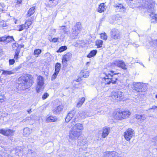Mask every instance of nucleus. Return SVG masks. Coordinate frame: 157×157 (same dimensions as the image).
Returning a JSON list of instances; mask_svg holds the SVG:
<instances>
[{"label":"nucleus","instance_id":"nucleus-25","mask_svg":"<svg viewBox=\"0 0 157 157\" xmlns=\"http://www.w3.org/2000/svg\"><path fill=\"white\" fill-rule=\"evenodd\" d=\"M35 7H31L29 10L28 13L27 14V17H30L35 12Z\"/></svg>","mask_w":157,"mask_h":157},{"label":"nucleus","instance_id":"nucleus-9","mask_svg":"<svg viewBox=\"0 0 157 157\" xmlns=\"http://www.w3.org/2000/svg\"><path fill=\"white\" fill-rule=\"evenodd\" d=\"M111 97L113 99L117 101L124 100V93L121 91L115 92L112 95Z\"/></svg>","mask_w":157,"mask_h":157},{"label":"nucleus","instance_id":"nucleus-2","mask_svg":"<svg viewBox=\"0 0 157 157\" xmlns=\"http://www.w3.org/2000/svg\"><path fill=\"white\" fill-rule=\"evenodd\" d=\"M33 83V78L32 76L28 75L27 77L21 76L18 79L19 89L24 90L30 87Z\"/></svg>","mask_w":157,"mask_h":157},{"label":"nucleus","instance_id":"nucleus-12","mask_svg":"<svg viewBox=\"0 0 157 157\" xmlns=\"http://www.w3.org/2000/svg\"><path fill=\"white\" fill-rule=\"evenodd\" d=\"M103 74L105 75V76L103 78V81H105V84H109L111 82V79L110 77H112V75L109 72L107 73L105 72H104Z\"/></svg>","mask_w":157,"mask_h":157},{"label":"nucleus","instance_id":"nucleus-22","mask_svg":"<svg viewBox=\"0 0 157 157\" xmlns=\"http://www.w3.org/2000/svg\"><path fill=\"white\" fill-rule=\"evenodd\" d=\"M31 129H30L28 128H24L23 131V135L24 136H28L31 133Z\"/></svg>","mask_w":157,"mask_h":157},{"label":"nucleus","instance_id":"nucleus-62","mask_svg":"<svg viewBox=\"0 0 157 157\" xmlns=\"http://www.w3.org/2000/svg\"><path fill=\"white\" fill-rule=\"evenodd\" d=\"M17 20H16L15 21V24H17Z\"/></svg>","mask_w":157,"mask_h":157},{"label":"nucleus","instance_id":"nucleus-30","mask_svg":"<svg viewBox=\"0 0 157 157\" xmlns=\"http://www.w3.org/2000/svg\"><path fill=\"white\" fill-rule=\"evenodd\" d=\"M61 68V64L57 63H56L55 67V72L59 73Z\"/></svg>","mask_w":157,"mask_h":157},{"label":"nucleus","instance_id":"nucleus-15","mask_svg":"<svg viewBox=\"0 0 157 157\" xmlns=\"http://www.w3.org/2000/svg\"><path fill=\"white\" fill-rule=\"evenodd\" d=\"M110 128L106 127H104L103 129L102 136L103 138L106 137L109 134Z\"/></svg>","mask_w":157,"mask_h":157},{"label":"nucleus","instance_id":"nucleus-31","mask_svg":"<svg viewBox=\"0 0 157 157\" xmlns=\"http://www.w3.org/2000/svg\"><path fill=\"white\" fill-rule=\"evenodd\" d=\"M85 98L84 97L81 98L79 101L78 102L77 104V107H80L85 101Z\"/></svg>","mask_w":157,"mask_h":157},{"label":"nucleus","instance_id":"nucleus-8","mask_svg":"<svg viewBox=\"0 0 157 157\" xmlns=\"http://www.w3.org/2000/svg\"><path fill=\"white\" fill-rule=\"evenodd\" d=\"M134 130L131 128H129L124 132V136L125 140L129 141L134 136Z\"/></svg>","mask_w":157,"mask_h":157},{"label":"nucleus","instance_id":"nucleus-43","mask_svg":"<svg viewBox=\"0 0 157 157\" xmlns=\"http://www.w3.org/2000/svg\"><path fill=\"white\" fill-rule=\"evenodd\" d=\"M58 74H59V73L56 72H55L54 73L52 77V78H51L52 80H54L55 78H56V77Z\"/></svg>","mask_w":157,"mask_h":157},{"label":"nucleus","instance_id":"nucleus-56","mask_svg":"<svg viewBox=\"0 0 157 157\" xmlns=\"http://www.w3.org/2000/svg\"><path fill=\"white\" fill-rule=\"evenodd\" d=\"M22 2V0H17V3L18 4H21Z\"/></svg>","mask_w":157,"mask_h":157},{"label":"nucleus","instance_id":"nucleus-52","mask_svg":"<svg viewBox=\"0 0 157 157\" xmlns=\"http://www.w3.org/2000/svg\"><path fill=\"white\" fill-rule=\"evenodd\" d=\"M58 38H54L52 40V41L54 43L57 42Z\"/></svg>","mask_w":157,"mask_h":157},{"label":"nucleus","instance_id":"nucleus-53","mask_svg":"<svg viewBox=\"0 0 157 157\" xmlns=\"http://www.w3.org/2000/svg\"><path fill=\"white\" fill-rule=\"evenodd\" d=\"M152 142L155 143V141L157 140V136H156L154 137L152 139Z\"/></svg>","mask_w":157,"mask_h":157},{"label":"nucleus","instance_id":"nucleus-4","mask_svg":"<svg viewBox=\"0 0 157 157\" xmlns=\"http://www.w3.org/2000/svg\"><path fill=\"white\" fill-rule=\"evenodd\" d=\"M150 5H148V8H151V9H148V11L149 13H150L149 15L151 18V22L156 23L157 22V15L154 13L155 12L153 8V5L154 4V2L152 1L149 0Z\"/></svg>","mask_w":157,"mask_h":157},{"label":"nucleus","instance_id":"nucleus-37","mask_svg":"<svg viewBox=\"0 0 157 157\" xmlns=\"http://www.w3.org/2000/svg\"><path fill=\"white\" fill-rule=\"evenodd\" d=\"M42 52L41 50L40 49H36L34 51V55L35 56L37 55V56H36L38 57V55L40 54Z\"/></svg>","mask_w":157,"mask_h":157},{"label":"nucleus","instance_id":"nucleus-60","mask_svg":"<svg viewBox=\"0 0 157 157\" xmlns=\"http://www.w3.org/2000/svg\"><path fill=\"white\" fill-rule=\"evenodd\" d=\"M27 112H28L29 113H31V109H30L29 110H27Z\"/></svg>","mask_w":157,"mask_h":157},{"label":"nucleus","instance_id":"nucleus-45","mask_svg":"<svg viewBox=\"0 0 157 157\" xmlns=\"http://www.w3.org/2000/svg\"><path fill=\"white\" fill-rule=\"evenodd\" d=\"M75 27H76L77 28L79 29H81V23L79 22L77 23L75 25Z\"/></svg>","mask_w":157,"mask_h":157},{"label":"nucleus","instance_id":"nucleus-29","mask_svg":"<svg viewBox=\"0 0 157 157\" xmlns=\"http://www.w3.org/2000/svg\"><path fill=\"white\" fill-rule=\"evenodd\" d=\"M103 41L100 40H98L95 42L96 45L97 46V48H100L102 47Z\"/></svg>","mask_w":157,"mask_h":157},{"label":"nucleus","instance_id":"nucleus-47","mask_svg":"<svg viewBox=\"0 0 157 157\" xmlns=\"http://www.w3.org/2000/svg\"><path fill=\"white\" fill-rule=\"evenodd\" d=\"M20 51V48H18L16 51L14 56H19V52Z\"/></svg>","mask_w":157,"mask_h":157},{"label":"nucleus","instance_id":"nucleus-39","mask_svg":"<svg viewBox=\"0 0 157 157\" xmlns=\"http://www.w3.org/2000/svg\"><path fill=\"white\" fill-rule=\"evenodd\" d=\"M12 48L13 50H17L18 48H20L19 47L18 44L17 43H13L12 45Z\"/></svg>","mask_w":157,"mask_h":157},{"label":"nucleus","instance_id":"nucleus-23","mask_svg":"<svg viewBox=\"0 0 157 157\" xmlns=\"http://www.w3.org/2000/svg\"><path fill=\"white\" fill-rule=\"evenodd\" d=\"M89 73L88 71H87L86 70H83L81 71L80 74L81 76L82 75L83 77L87 78L89 76Z\"/></svg>","mask_w":157,"mask_h":157},{"label":"nucleus","instance_id":"nucleus-58","mask_svg":"<svg viewBox=\"0 0 157 157\" xmlns=\"http://www.w3.org/2000/svg\"><path fill=\"white\" fill-rule=\"evenodd\" d=\"M19 58V57L18 56H14V59H15L17 60Z\"/></svg>","mask_w":157,"mask_h":157},{"label":"nucleus","instance_id":"nucleus-14","mask_svg":"<svg viewBox=\"0 0 157 157\" xmlns=\"http://www.w3.org/2000/svg\"><path fill=\"white\" fill-rule=\"evenodd\" d=\"M59 30L60 33L63 34H68L69 33L67 27L65 26H59Z\"/></svg>","mask_w":157,"mask_h":157},{"label":"nucleus","instance_id":"nucleus-27","mask_svg":"<svg viewBox=\"0 0 157 157\" xmlns=\"http://www.w3.org/2000/svg\"><path fill=\"white\" fill-rule=\"evenodd\" d=\"M71 57L72 54L70 52H68L64 55L62 58L65 59H66L69 61Z\"/></svg>","mask_w":157,"mask_h":157},{"label":"nucleus","instance_id":"nucleus-57","mask_svg":"<svg viewBox=\"0 0 157 157\" xmlns=\"http://www.w3.org/2000/svg\"><path fill=\"white\" fill-rule=\"evenodd\" d=\"M2 22H0V25H2L3 26V27H5L6 26V24H3V25H2Z\"/></svg>","mask_w":157,"mask_h":157},{"label":"nucleus","instance_id":"nucleus-38","mask_svg":"<svg viewBox=\"0 0 157 157\" xmlns=\"http://www.w3.org/2000/svg\"><path fill=\"white\" fill-rule=\"evenodd\" d=\"M62 109H54L52 110L53 113L55 114H59L60 112L62 110Z\"/></svg>","mask_w":157,"mask_h":157},{"label":"nucleus","instance_id":"nucleus-6","mask_svg":"<svg viewBox=\"0 0 157 157\" xmlns=\"http://www.w3.org/2000/svg\"><path fill=\"white\" fill-rule=\"evenodd\" d=\"M36 90L37 93L42 91L44 89V78L41 75L39 76L37 79Z\"/></svg>","mask_w":157,"mask_h":157},{"label":"nucleus","instance_id":"nucleus-28","mask_svg":"<svg viewBox=\"0 0 157 157\" xmlns=\"http://www.w3.org/2000/svg\"><path fill=\"white\" fill-rule=\"evenodd\" d=\"M6 11V6L3 3H0V12L5 13Z\"/></svg>","mask_w":157,"mask_h":157},{"label":"nucleus","instance_id":"nucleus-46","mask_svg":"<svg viewBox=\"0 0 157 157\" xmlns=\"http://www.w3.org/2000/svg\"><path fill=\"white\" fill-rule=\"evenodd\" d=\"M49 96V94L47 93H45L42 96V98L43 99H46Z\"/></svg>","mask_w":157,"mask_h":157},{"label":"nucleus","instance_id":"nucleus-32","mask_svg":"<svg viewBox=\"0 0 157 157\" xmlns=\"http://www.w3.org/2000/svg\"><path fill=\"white\" fill-rule=\"evenodd\" d=\"M67 49V47L65 46H63L59 47V49L57 51V52H62L66 50Z\"/></svg>","mask_w":157,"mask_h":157},{"label":"nucleus","instance_id":"nucleus-17","mask_svg":"<svg viewBox=\"0 0 157 157\" xmlns=\"http://www.w3.org/2000/svg\"><path fill=\"white\" fill-rule=\"evenodd\" d=\"M114 7L119 11H124L125 10V7L121 4H117L114 5Z\"/></svg>","mask_w":157,"mask_h":157},{"label":"nucleus","instance_id":"nucleus-50","mask_svg":"<svg viewBox=\"0 0 157 157\" xmlns=\"http://www.w3.org/2000/svg\"><path fill=\"white\" fill-rule=\"evenodd\" d=\"M31 120V118L28 117H26L25 119L23 120V121H30Z\"/></svg>","mask_w":157,"mask_h":157},{"label":"nucleus","instance_id":"nucleus-18","mask_svg":"<svg viewBox=\"0 0 157 157\" xmlns=\"http://www.w3.org/2000/svg\"><path fill=\"white\" fill-rule=\"evenodd\" d=\"M79 116L81 118H84L85 117L91 116L90 113L87 112H82L79 113Z\"/></svg>","mask_w":157,"mask_h":157},{"label":"nucleus","instance_id":"nucleus-20","mask_svg":"<svg viewBox=\"0 0 157 157\" xmlns=\"http://www.w3.org/2000/svg\"><path fill=\"white\" fill-rule=\"evenodd\" d=\"M105 6L104 3L100 4L97 9V11L99 13H102L104 12V10H105Z\"/></svg>","mask_w":157,"mask_h":157},{"label":"nucleus","instance_id":"nucleus-51","mask_svg":"<svg viewBox=\"0 0 157 157\" xmlns=\"http://www.w3.org/2000/svg\"><path fill=\"white\" fill-rule=\"evenodd\" d=\"M141 115L136 114L135 115V117L137 119H141Z\"/></svg>","mask_w":157,"mask_h":157},{"label":"nucleus","instance_id":"nucleus-24","mask_svg":"<svg viewBox=\"0 0 157 157\" xmlns=\"http://www.w3.org/2000/svg\"><path fill=\"white\" fill-rule=\"evenodd\" d=\"M33 21V19L31 17L29 20L25 21L24 25L25 26V29H28L29 27V26L32 24Z\"/></svg>","mask_w":157,"mask_h":157},{"label":"nucleus","instance_id":"nucleus-26","mask_svg":"<svg viewBox=\"0 0 157 157\" xmlns=\"http://www.w3.org/2000/svg\"><path fill=\"white\" fill-rule=\"evenodd\" d=\"M97 53V51L96 50H94L90 51V53L87 55V57L88 58H90L94 57L96 55Z\"/></svg>","mask_w":157,"mask_h":157},{"label":"nucleus","instance_id":"nucleus-61","mask_svg":"<svg viewBox=\"0 0 157 157\" xmlns=\"http://www.w3.org/2000/svg\"><path fill=\"white\" fill-rule=\"evenodd\" d=\"M155 145L157 146V140L155 141Z\"/></svg>","mask_w":157,"mask_h":157},{"label":"nucleus","instance_id":"nucleus-44","mask_svg":"<svg viewBox=\"0 0 157 157\" xmlns=\"http://www.w3.org/2000/svg\"><path fill=\"white\" fill-rule=\"evenodd\" d=\"M72 118L71 117L67 115L65 118V122L67 123H68L70 121L71 119Z\"/></svg>","mask_w":157,"mask_h":157},{"label":"nucleus","instance_id":"nucleus-11","mask_svg":"<svg viewBox=\"0 0 157 157\" xmlns=\"http://www.w3.org/2000/svg\"><path fill=\"white\" fill-rule=\"evenodd\" d=\"M14 131L9 129H0V133L6 136H12Z\"/></svg>","mask_w":157,"mask_h":157},{"label":"nucleus","instance_id":"nucleus-36","mask_svg":"<svg viewBox=\"0 0 157 157\" xmlns=\"http://www.w3.org/2000/svg\"><path fill=\"white\" fill-rule=\"evenodd\" d=\"M6 43H8L12 41H14L13 38V36H6Z\"/></svg>","mask_w":157,"mask_h":157},{"label":"nucleus","instance_id":"nucleus-49","mask_svg":"<svg viewBox=\"0 0 157 157\" xmlns=\"http://www.w3.org/2000/svg\"><path fill=\"white\" fill-rule=\"evenodd\" d=\"M9 62L10 64H13L15 62V60L14 59H10Z\"/></svg>","mask_w":157,"mask_h":157},{"label":"nucleus","instance_id":"nucleus-19","mask_svg":"<svg viewBox=\"0 0 157 157\" xmlns=\"http://www.w3.org/2000/svg\"><path fill=\"white\" fill-rule=\"evenodd\" d=\"M109 72H110V73L112 75V77H110L111 79V82H112L113 84L116 83V81L117 80V79L116 77H114L113 76V75H116L117 74V73H115V71H109Z\"/></svg>","mask_w":157,"mask_h":157},{"label":"nucleus","instance_id":"nucleus-10","mask_svg":"<svg viewBox=\"0 0 157 157\" xmlns=\"http://www.w3.org/2000/svg\"><path fill=\"white\" fill-rule=\"evenodd\" d=\"M110 35L111 38L114 40L119 39L121 35L120 31L116 29H111Z\"/></svg>","mask_w":157,"mask_h":157},{"label":"nucleus","instance_id":"nucleus-54","mask_svg":"<svg viewBox=\"0 0 157 157\" xmlns=\"http://www.w3.org/2000/svg\"><path fill=\"white\" fill-rule=\"evenodd\" d=\"M141 119H142L143 120H144L146 118L145 115L144 114L141 115Z\"/></svg>","mask_w":157,"mask_h":157},{"label":"nucleus","instance_id":"nucleus-34","mask_svg":"<svg viewBox=\"0 0 157 157\" xmlns=\"http://www.w3.org/2000/svg\"><path fill=\"white\" fill-rule=\"evenodd\" d=\"M24 149L23 146H18L15 149L16 152L18 153L19 152L24 151L25 150Z\"/></svg>","mask_w":157,"mask_h":157},{"label":"nucleus","instance_id":"nucleus-35","mask_svg":"<svg viewBox=\"0 0 157 157\" xmlns=\"http://www.w3.org/2000/svg\"><path fill=\"white\" fill-rule=\"evenodd\" d=\"M25 28V26L24 25V24L19 25L17 26V30L19 31H21Z\"/></svg>","mask_w":157,"mask_h":157},{"label":"nucleus","instance_id":"nucleus-64","mask_svg":"<svg viewBox=\"0 0 157 157\" xmlns=\"http://www.w3.org/2000/svg\"><path fill=\"white\" fill-rule=\"evenodd\" d=\"M156 98H157V94L155 96Z\"/></svg>","mask_w":157,"mask_h":157},{"label":"nucleus","instance_id":"nucleus-40","mask_svg":"<svg viewBox=\"0 0 157 157\" xmlns=\"http://www.w3.org/2000/svg\"><path fill=\"white\" fill-rule=\"evenodd\" d=\"M101 37L104 40H106L107 39V36L106 33H104L101 34Z\"/></svg>","mask_w":157,"mask_h":157},{"label":"nucleus","instance_id":"nucleus-3","mask_svg":"<svg viewBox=\"0 0 157 157\" xmlns=\"http://www.w3.org/2000/svg\"><path fill=\"white\" fill-rule=\"evenodd\" d=\"M114 117L118 120L125 119L128 117L131 113L129 110L126 109L121 111L120 110H116L114 113Z\"/></svg>","mask_w":157,"mask_h":157},{"label":"nucleus","instance_id":"nucleus-5","mask_svg":"<svg viewBox=\"0 0 157 157\" xmlns=\"http://www.w3.org/2000/svg\"><path fill=\"white\" fill-rule=\"evenodd\" d=\"M115 66L121 67L124 70H126L127 67L123 60L117 59L114 61L113 63H110L108 64V66L114 67Z\"/></svg>","mask_w":157,"mask_h":157},{"label":"nucleus","instance_id":"nucleus-7","mask_svg":"<svg viewBox=\"0 0 157 157\" xmlns=\"http://www.w3.org/2000/svg\"><path fill=\"white\" fill-rule=\"evenodd\" d=\"M134 90L137 92H144L147 89L146 84L140 82L134 84Z\"/></svg>","mask_w":157,"mask_h":157},{"label":"nucleus","instance_id":"nucleus-42","mask_svg":"<svg viewBox=\"0 0 157 157\" xmlns=\"http://www.w3.org/2000/svg\"><path fill=\"white\" fill-rule=\"evenodd\" d=\"M69 61L63 58L62 59V63L64 67H66L67 66V62Z\"/></svg>","mask_w":157,"mask_h":157},{"label":"nucleus","instance_id":"nucleus-48","mask_svg":"<svg viewBox=\"0 0 157 157\" xmlns=\"http://www.w3.org/2000/svg\"><path fill=\"white\" fill-rule=\"evenodd\" d=\"M6 36H3L0 37V42H6Z\"/></svg>","mask_w":157,"mask_h":157},{"label":"nucleus","instance_id":"nucleus-55","mask_svg":"<svg viewBox=\"0 0 157 157\" xmlns=\"http://www.w3.org/2000/svg\"><path fill=\"white\" fill-rule=\"evenodd\" d=\"M152 42L154 44L157 45V40H153Z\"/></svg>","mask_w":157,"mask_h":157},{"label":"nucleus","instance_id":"nucleus-16","mask_svg":"<svg viewBox=\"0 0 157 157\" xmlns=\"http://www.w3.org/2000/svg\"><path fill=\"white\" fill-rule=\"evenodd\" d=\"M57 120V118L56 116H50L47 117L46 121L47 122H53L56 121Z\"/></svg>","mask_w":157,"mask_h":157},{"label":"nucleus","instance_id":"nucleus-63","mask_svg":"<svg viewBox=\"0 0 157 157\" xmlns=\"http://www.w3.org/2000/svg\"><path fill=\"white\" fill-rule=\"evenodd\" d=\"M98 114H100V113H99V111H98Z\"/></svg>","mask_w":157,"mask_h":157},{"label":"nucleus","instance_id":"nucleus-41","mask_svg":"<svg viewBox=\"0 0 157 157\" xmlns=\"http://www.w3.org/2000/svg\"><path fill=\"white\" fill-rule=\"evenodd\" d=\"M75 111L74 110H73L72 111H70L68 114L67 115H68V116H69L71 117L72 118L73 117L74 115L75 114Z\"/></svg>","mask_w":157,"mask_h":157},{"label":"nucleus","instance_id":"nucleus-1","mask_svg":"<svg viewBox=\"0 0 157 157\" xmlns=\"http://www.w3.org/2000/svg\"><path fill=\"white\" fill-rule=\"evenodd\" d=\"M75 119H73L72 122L70 123L67 127L71 128L69 132V138L72 140H75L80 135L81 132L83 129L82 124L78 123L75 124Z\"/></svg>","mask_w":157,"mask_h":157},{"label":"nucleus","instance_id":"nucleus-13","mask_svg":"<svg viewBox=\"0 0 157 157\" xmlns=\"http://www.w3.org/2000/svg\"><path fill=\"white\" fill-rule=\"evenodd\" d=\"M87 144V141L85 139H83L82 138L78 140V146H81L82 147H83L84 148H86V144Z\"/></svg>","mask_w":157,"mask_h":157},{"label":"nucleus","instance_id":"nucleus-33","mask_svg":"<svg viewBox=\"0 0 157 157\" xmlns=\"http://www.w3.org/2000/svg\"><path fill=\"white\" fill-rule=\"evenodd\" d=\"M72 29L73 30L72 31V33L74 35L76 36L78 33L81 29L74 27V28H73Z\"/></svg>","mask_w":157,"mask_h":157},{"label":"nucleus","instance_id":"nucleus-59","mask_svg":"<svg viewBox=\"0 0 157 157\" xmlns=\"http://www.w3.org/2000/svg\"><path fill=\"white\" fill-rule=\"evenodd\" d=\"M28 151V152H27V153H33L32 150H31V149L29 150Z\"/></svg>","mask_w":157,"mask_h":157},{"label":"nucleus","instance_id":"nucleus-21","mask_svg":"<svg viewBox=\"0 0 157 157\" xmlns=\"http://www.w3.org/2000/svg\"><path fill=\"white\" fill-rule=\"evenodd\" d=\"M115 151H107L104 154V157H116V156L115 154Z\"/></svg>","mask_w":157,"mask_h":157}]
</instances>
